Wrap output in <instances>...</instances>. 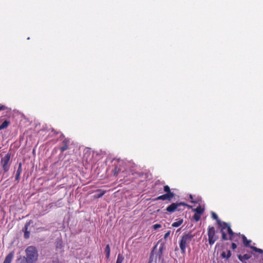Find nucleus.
Returning <instances> with one entry per match:
<instances>
[{
    "instance_id": "nucleus-1",
    "label": "nucleus",
    "mask_w": 263,
    "mask_h": 263,
    "mask_svg": "<svg viewBox=\"0 0 263 263\" xmlns=\"http://www.w3.org/2000/svg\"><path fill=\"white\" fill-rule=\"evenodd\" d=\"M25 252L26 256L19 257L17 259V263H35L37 261L38 252L34 247H28Z\"/></svg>"
},
{
    "instance_id": "nucleus-2",
    "label": "nucleus",
    "mask_w": 263,
    "mask_h": 263,
    "mask_svg": "<svg viewBox=\"0 0 263 263\" xmlns=\"http://www.w3.org/2000/svg\"><path fill=\"white\" fill-rule=\"evenodd\" d=\"M193 237L194 235L191 234H184L181 236L179 242V247L182 254L185 253L186 248L189 246Z\"/></svg>"
},
{
    "instance_id": "nucleus-3",
    "label": "nucleus",
    "mask_w": 263,
    "mask_h": 263,
    "mask_svg": "<svg viewBox=\"0 0 263 263\" xmlns=\"http://www.w3.org/2000/svg\"><path fill=\"white\" fill-rule=\"evenodd\" d=\"M185 206L188 205L184 202L173 203L166 208V210L168 212L172 213L174 212L175 211L183 210V209L181 208V207H184Z\"/></svg>"
},
{
    "instance_id": "nucleus-4",
    "label": "nucleus",
    "mask_w": 263,
    "mask_h": 263,
    "mask_svg": "<svg viewBox=\"0 0 263 263\" xmlns=\"http://www.w3.org/2000/svg\"><path fill=\"white\" fill-rule=\"evenodd\" d=\"M10 157V154L8 153L1 160V164L5 173L7 172L9 170Z\"/></svg>"
},
{
    "instance_id": "nucleus-5",
    "label": "nucleus",
    "mask_w": 263,
    "mask_h": 263,
    "mask_svg": "<svg viewBox=\"0 0 263 263\" xmlns=\"http://www.w3.org/2000/svg\"><path fill=\"white\" fill-rule=\"evenodd\" d=\"M208 238L209 244L212 246L216 241L217 237L215 236V231L214 227H209L208 229Z\"/></svg>"
},
{
    "instance_id": "nucleus-6",
    "label": "nucleus",
    "mask_w": 263,
    "mask_h": 263,
    "mask_svg": "<svg viewBox=\"0 0 263 263\" xmlns=\"http://www.w3.org/2000/svg\"><path fill=\"white\" fill-rule=\"evenodd\" d=\"M174 193H170V194H165L164 195L159 196L157 197L155 200H167L168 201H171V199L174 197Z\"/></svg>"
},
{
    "instance_id": "nucleus-7",
    "label": "nucleus",
    "mask_w": 263,
    "mask_h": 263,
    "mask_svg": "<svg viewBox=\"0 0 263 263\" xmlns=\"http://www.w3.org/2000/svg\"><path fill=\"white\" fill-rule=\"evenodd\" d=\"M212 217L213 218V219L216 220L217 224L219 225V226L222 227V225L227 226V223L225 222H221L218 219L217 215L213 212H212Z\"/></svg>"
},
{
    "instance_id": "nucleus-8",
    "label": "nucleus",
    "mask_w": 263,
    "mask_h": 263,
    "mask_svg": "<svg viewBox=\"0 0 263 263\" xmlns=\"http://www.w3.org/2000/svg\"><path fill=\"white\" fill-rule=\"evenodd\" d=\"M221 227L222 230L227 229L228 233L230 235V239L232 240L233 239V237L234 235V233L231 229L230 226L227 223V226L222 225V227Z\"/></svg>"
},
{
    "instance_id": "nucleus-9",
    "label": "nucleus",
    "mask_w": 263,
    "mask_h": 263,
    "mask_svg": "<svg viewBox=\"0 0 263 263\" xmlns=\"http://www.w3.org/2000/svg\"><path fill=\"white\" fill-rule=\"evenodd\" d=\"M13 256L14 254L13 252H11L9 254H8L5 258L4 263H11L13 257Z\"/></svg>"
},
{
    "instance_id": "nucleus-10",
    "label": "nucleus",
    "mask_w": 263,
    "mask_h": 263,
    "mask_svg": "<svg viewBox=\"0 0 263 263\" xmlns=\"http://www.w3.org/2000/svg\"><path fill=\"white\" fill-rule=\"evenodd\" d=\"M22 163H20L18 164V167L16 173V175H15V180H17V181L19 180L20 178V175L22 173Z\"/></svg>"
},
{
    "instance_id": "nucleus-11",
    "label": "nucleus",
    "mask_w": 263,
    "mask_h": 263,
    "mask_svg": "<svg viewBox=\"0 0 263 263\" xmlns=\"http://www.w3.org/2000/svg\"><path fill=\"white\" fill-rule=\"evenodd\" d=\"M31 221L27 222L24 227L25 232H24V237L25 238H28L29 237V232L27 231L28 226L30 224Z\"/></svg>"
},
{
    "instance_id": "nucleus-12",
    "label": "nucleus",
    "mask_w": 263,
    "mask_h": 263,
    "mask_svg": "<svg viewBox=\"0 0 263 263\" xmlns=\"http://www.w3.org/2000/svg\"><path fill=\"white\" fill-rule=\"evenodd\" d=\"M250 258V255H249V254H244L243 255H239L238 256V258L239 259V260H240L241 261H245V260H247L248 259H249V258Z\"/></svg>"
},
{
    "instance_id": "nucleus-13",
    "label": "nucleus",
    "mask_w": 263,
    "mask_h": 263,
    "mask_svg": "<svg viewBox=\"0 0 263 263\" xmlns=\"http://www.w3.org/2000/svg\"><path fill=\"white\" fill-rule=\"evenodd\" d=\"M183 220L182 219H179L178 221L174 222L172 223V226L173 227H178L183 223Z\"/></svg>"
},
{
    "instance_id": "nucleus-14",
    "label": "nucleus",
    "mask_w": 263,
    "mask_h": 263,
    "mask_svg": "<svg viewBox=\"0 0 263 263\" xmlns=\"http://www.w3.org/2000/svg\"><path fill=\"white\" fill-rule=\"evenodd\" d=\"M231 256V252L230 250H227V252H223L221 254V256L223 258H229Z\"/></svg>"
},
{
    "instance_id": "nucleus-15",
    "label": "nucleus",
    "mask_w": 263,
    "mask_h": 263,
    "mask_svg": "<svg viewBox=\"0 0 263 263\" xmlns=\"http://www.w3.org/2000/svg\"><path fill=\"white\" fill-rule=\"evenodd\" d=\"M242 239L244 245L246 247H249L251 242V240H247L246 237L243 235H242Z\"/></svg>"
},
{
    "instance_id": "nucleus-16",
    "label": "nucleus",
    "mask_w": 263,
    "mask_h": 263,
    "mask_svg": "<svg viewBox=\"0 0 263 263\" xmlns=\"http://www.w3.org/2000/svg\"><path fill=\"white\" fill-rule=\"evenodd\" d=\"M196 214H201L203 213L204 210L201 208V206H198L196 209L193 210Z\"/></svg>"
},
{
    "instance_id": "nucleus-17",
    "label": "nucleus",
    "mask_w": 263,
    "mask_h": 263,
    "mask_svg": "<svg viewBox=\"0 0 263 263\" xmlns=\"http://www.w3.org/2000/svg\"><path fill=\"white\" fill-rule=\"evenodd\" d=\"M110 249L109 245H107L105 249V253L106 254V257L107 258H109L110 256Z\"/></svg>"
},
{
    "instance_id": "nucleus-18",
    "label": "nucleus",
    "mask_w": 263,
    "mask_h": 263,
    "mask_svg": "<svg viewBox=\"0 0 263 263\" xmlns=\"http://www.w3.org/2000/svg\"><path fill=\"white\" fill-rule=\"evenodd\" d=\"M105 194V191L101 190H98L97 193L94 195L95 198H100Z\"/></svg>"
},
{
    "instance_id": "nucleus-19",
    "label": "nucleus",
    "mask_w": 263,
    "mask_h": 263,
    "mask_svg": "<svg viewBox=\"0 0 263 263\" xmlns=\"http://www.w3.org/2000/svg\"><path fill=\"white\" fill-rule=\"evenodd\" d=\"M63 243L61 240H58L56 242V248L57 249H61L63 248Z\"/></svg>"
},
{
    "instance_id": "nucleus-20",
    "label": "nucleus",
    "mask_w": 263,
    "mask_h": 263,
    "mask_svg": "<svg viewBox=\"0 0 263 263\" xmlns=\"http://www.w3.org/2000/svg\"><path fill=\"white\" fill-rule=\"evenodd\" d=\"M64 145L61 147V150L63 152L68 149L67 141L64 140L63 141Z\"/></svg>"
},
{
    "instance_id": "nucleus-21",
    "label": "nucleus",
    "mask_w": 263,
    "mask_h": 263,
    "mask_svg": "<svg viewBox=\"0 0 263 263\" xmlns=\"http://www.w3.org/2000/svg\"><path fill=\"white\" fill-rule=\"evenodd\" d=\"M148 263H156V259L153 253H152Z\"/></svg>"
},
{
    "instance_id": "nucleus-22",
    "label": "nucleus",
    "mask_w": 263,
    "mask_h": 263,
    "mask_svg": "<svg viewBox=\"0 0 263 263\" xmlns=\"http://www.w3.org/2000/svg\"><path fill=\"white\" fill-rule=\"evenodd\" d=\"M124 257L121 254H119L116 263H122Z\"/></svg>"
},
{
    "instance_id": "nucleus-23",
    "label": "nucleus",
    "mask_w": 263,
    "mask_h": 263,
    "mask_svg": "<svg viewBox=\"0 0 263 263\" xmlns=\"http://www.w3.org/2000/svg\"><path fill=\"white\" fill-rule=\"evenodd\" d=\"M9 121L5 120L1 125L2 129H3L4 128H7L9 125Z\"/></svg>"
},
{
    "instance_id": "nucleus-24",
    "label": "nucleus",
    "mask_w": 263,
    "mask_h": 263,
    "mask_svg": "<svg viewBox=\"0 0 263 263\" xmlns=\"http://www.w3.org/2000/svg\"><path fill=\"white\" fill-rule=\"evenodd\" d=\"M193 218L196 221H198L200 219V214L195 213Z\"/></svg>"
},
{
    "instance_id": "nucleus-25",
    "label": "nucleus",
    "mask_w": 263,
    "mask_h": 263,
    "mask_svg": "<svg viewBox=\"0 0 263 263\" xmlns=\"http://www.w3.org/2000/svg\"><path fill=\"white\" fill-rule=\"evenodd\" d=\"M7 110V112H10L11 109L8 108L7 107H6L5 105H2L0 106V111L1 110Z\"/></svg>"
},
{
    "instance_id": "nucleus-26",
    "label": "nucleus",
    "mask_w": 263,
    "mask_h": 263,
    "mask_svg": "<svg viewBox=\"0 0 263 263\" xmlns=\"http://www.w3.org/2000/svg\"><path fill=\"white\" fill-rule=\"evenodd\" d=\"M251 248L252 249H253L254 251L256 252H258L259 253H263V250L260 249H258V248H257L255 247H251Z\"/></svg>"
},
{
    "instance_id": "nucleus-27",
    "label": "nucleus",
    "mask_w": 263,
    "mask_h": 263,
    "mask_svg": "<svg viewBox=\"0 0 263 263\" xmlns=\"http://www.w3.org/2000/svg\"><path fill=\"white\" fill-rule=\"evenodd\" d=\"M164 191L166 193V194H170V193H172L171 192L170 188L168 185H165L164 186Z\"/></svg>"
},
{
    "instance_id": "nucleus-28",
    "label": "nucleus",
    "mask_w": 263,
    "mask_h": 263,
    "mask_svg": "<svg viewBox=\"0 0 263 263\" xmlns=\"http://www.w3.org/2000/svg\"><path fill=\"white\" fill-rule=\"evenodd\" d=\"M121 171V169L120 168H118L117 166L116 167L114 170V175H117Z\"/></svg>"
},
{
    "instance_id": "nucleus-29",
    "label": "nucleus",
    "mask_w": 263,
    "mask_h": 263,
    "mask_svg": "<svg viewBox=\"0 0 263 263\" xmlns=\"http://www.w3.org/2000/svg\"><path fill=\"white\" fill-rule=\"evenodd\" d=\"M221 233H222V238L223 239V240H227L228 239V238L227 237V235L226 234V233L223 231V230H222L221 229Z\"/></svg>"
},
{
    "instance_id": "nucleus-30",
    "label": "nucleus",
    "mask_w": 263,
    "mask_h": 263,
    "mask_svg": "<svg viewBox=\"0 0 263 263\" xmlns=\"http://www.w3.org/2000/svg\"><path fill=\"white\" fill-rule=\"evenodd\" d=\"M153 227L154 230H157L159 228H161V225L160 224L157 223L154 224Z\"/></svg>"
},
{
    "instance_id": "nucleus-31",
    "label": "nucleus",
    "mask_w": 263,
    "mask_h": 263,
    "mask_svg": "<svg viewBox=\"0 0 263 263\" xmlns=\"http://www.w3.org/2000/svg\"><path fill=\"white\" fill-rule=\"evenodd\" d=\"M171 234V231H167L165 234H164V238L165 239H166L167 238V237L170 236Z\"/></svg>"
},
{
    "instance_id": "nucleus-32",
    "label": "nucleus",
    "mask_w": 263,
    "mask_h": 263,
    "mask_svg": "<svg viewBox=\"0 0 263 263\" xmlns=\"http://www.w3.org/2000/svg\"><path fill=\"white\" fill-rule=\"evenodd\" d=\"M236 248H237V245L235 243H233L232 244V248L233 249H235Z\"/></svg>"
},
{
    "instance_id": "nucleus-33",
    "label": "nucleus",
    "mask_w": 263,
    "mask_h": 263,
    "mask_svg": "<svg viewBox=\"0 0 263 263\" xmlns=\"http://www.w3.org/2000/svg\"><path fill=\"white\" fill-rule=\"evenodd\" d=\"M161 254H162L161 249L160 248L159 249V252L158 253V254L159 255V257L161 256Z\"/></svg>"
},
{
    "instance_id": "nucleus-34",
    "label": "nucleus",
    "mask_w": 263,
    "mask_h": 263,
    "mask_svg": "<svg viewBox=\"0 0 263 263\" xmlns=\"http://www.w3.org/2000/svg\"><path fill=\"white\" fill-rule=\"evenodd\" d=\"M118 162L119 163H121V164L123 163V161L122 160H119Z\"/></svg>"
},
{
    "instance_id": "nucleus-35",
    "label": "nucleus",
    "mask_w": 263,
    "mask_h": 263,
    "mask_svg": "<svg viewBox=\"0 0 263 263\" xmlns=\"http://www.w3.org/2000/svg\"><path fill=\"white\" fill-rule=\"evenodd\" d=\"M190 198H191V199H193V196H192V195H190Z\"/></svg>"
}]
</instances>
